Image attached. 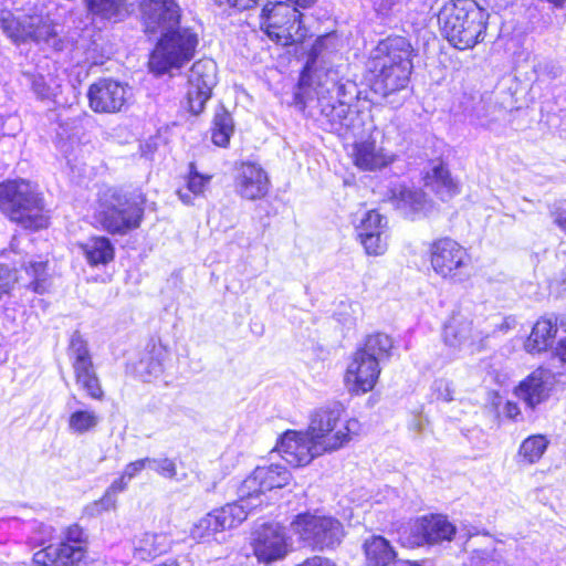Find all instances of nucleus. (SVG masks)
I'll use <instances>...</instances> for the list:
<instances>
[{
	"label": "nucleus",
	"mask_w": 566,
	"mask_h": 566,
	"mask_svg": "<svg viewBox=\"0 0 566 566\" xmlns=\"http://www.w3.org/2000/svg\"><path fill=\"white\" fill-rule=\"evenodd\" d=\"M313 84L311 88L312 84H307L306 76L302 75L296 96L305 95L307 99H313L315 95L321 115L326 119L331 130L339 133L348 128L350 123L349 105L345 99L346 84L339 83L336 73L332 71L316 74Z\"/></svg>",
	"instance_id": "5"
},
{
	"label": "nucleus",
	"mask_w": 566,
	"mask_h": 566,
	"mask_svg": "<svg viewBox=\"0 0 566 566\" xmlns=\"http://www.w3.org/2000/svg\"><path fill=\"white\" fill-rule=\"evenodd\" d=\"M429 261L433 272L443 280L461 283L469 277L471 256L451 238H441L430 244Z\"/></svg>",
	"instance_id": "11"
},
{
	"label": "nucleus",
	"mask_w": 566,
	"mask_h": 566,
	"mask_svg": "<svg viewBox=\"0 0 566 566\" xmlns=\"http://www.w3.org/2000/svg\"><path fill=\"white\" fill-rule=\"evenodd\" d=\"M91 13L103 19H117L125 11L127 0H84Z\"/></svg>",
	"instance_id": "39"
},
{
	"label": "nucleus",
	"mask_w": 566,
	"mask_h": 566,
	"mask_svg": "<svg viewBox=\"0 0 566 566\" xmlns=\"http://www.w3.org/2000/svg\"><path fill=\"white\" fill-rule=\"evenodd\" d=\"M211 179V175L200 174L195 163H190L186 177V187L177 190L178 198L182 203L193 206L197 198H203L206 196Z\"/></svg>",
	"instance_id": "32"
},
{
	"label": "nucleus",
	"mask_w": 566,
	"mask_h": 566,
	"mask_svg": "<svg viewBox=\"0 0 566 566\" xmlns=\"http://www.w3.org/2000/svg\"><path fill=\"white\" fill-rule=\"evenodd\" d=\"M234 132V124L231 114L221 107L214 115L212 127V142L219 147H227Z\"/></svg>",
	"instance_id": "36"
},
{
	"label": "nucleus",
	"mask_w": 566,
	"mask_h": 566,
	"mask_svg": "<svg viewBox=\"0 0 566 566\" xmlns=\"http://www.w3.org/2000/svg\"><path fill=\"white\" fill-rule=\"evenodd\" d=\"M342 416L340 405L334 403L316 409L310 417L306 430L323 454L344 448L359 430L358 420H344Z\"/></svg>",
	"instance_id": "6"
},
{
	"label": "nucleus",
	"mask_w": 566,
	"mask_h": 566,
	"mask_svg": "<svg viewBox=\"0 0 566 566\" xmlns=\"http://www.w3.org/2000/svg\"><path fill=\"white\" fill-rule=\"evenodd\" d=\"M344 324L347 325L348 327H350L352 325L355 324V318L354 317H348V318L345 319Z\"/></svg>",
	"instance_id": "59"
},
{
	"label": "nucleus",
	"mask_w": 566,
	"mask_h": 566,
	"mask_svg": "<svg viewBox=\"0 0 566 566\" xmlns=\"http://www.w3.org/2000/svg\"><path fill=\"white\" fill-rule=\"evenodd\" d=\"M365 566H392L397 553L388 539L380 535H373L363 544Z\"/></svg>",
	"instance_id": "29"
},
{
	"label": "nucleus",
	"mask_w": 566,
	"mask_h": 566,
	"mask_svg": "<svg viewBox=\"0 0 566 566\" xmlns=\"http://www.w3.org/2000/svg\"><path fill=\"white\" fill-rule=\"evenodd\" d=\"M559 326L563 335L557 343L556 355L563 363H566V313L562 316Z\"/></svg>",
	"instance_id": "49"
},
{
	"label": "nucleus",
	"mask_w": 566,
	"mask_h": 566,
	"mask_svg": "<svg viewBox=\"0 0 566 566\" xmlns=\"http://www.w3.org/2000/svg\"><path fill=\"white\" fill-rule=\"evenodd\" d=\"M69 356L72 361L76 385L86 394L87 397L98 401L103 400L104 390L93 364L87 344L77 332L71 336Z\"/></svg>",
	"instance_id": "13"
},
{
	"label": "nucleus",
	"mask_w": 566,
	"mask_h": 566,
	"mask_svg": "<svg viewBox=\"0 0 566 566\" xmlns=\"http://www.w3.org/2000/svg\"><path fill=\"white\" fill-rule=\"evenodd\" d=\"M379 375V363L369 357V354L356 350L347 366L345 384L349 391L365 394L374 389Z\"/></svg>",
	"instance_id": "20"
},
{
	"label": "nucleus",
	"mask_w": 566,
	"mask_h": 566,
	"mask_svg": "<svg viewBox=\"0 0 566 566\" xmlns=\"http://www.w3.org/2000/svg\"><path fill=\"white\" fill-rule=\"evenodd\" d=\"M389 200L407 217L426 211L429 206L421 190L405 185H395L391 187L389 189Z\"/></svg>",
	"instance_id": "28"
},
{
	"label": "nucleus",
	"mask_w": 566,
	"mask_h": 566,
	"mask_svg": "<svg viewBox=\"0 0 566 566\" xmlns=\"http://www.w3.org/2000/svg\"><path fill=\"white\" fill-rule=\"evenodd\" d=\"M101 423L99 415L92 408L71 409L66 424L71 434L83 436L97 429Z\"/></svg>",
	"instance_id": "34"
},
{
	"label": "nucleus",
	"mask_w": 566,
	"mask_h": 566,
	"mask_svg": "<svg viewBox=\"0 0 566 566\" xmlns=\"http://www.w3.org/2000/svg\"><path fill=\"white\" fill-rule=\"evenodd\" d=\"M547 1L557 8H562L566 3V0H547Z\"/></svg>",
	"instance_id": "58"
},
{
	"label": "nucleus",
	"mask_w": 566,
	"mask_h": 566,
	"mask_svg": "<svg viewBox=\"0 0 566 566\" xmlns=\"http://www.w3.org/2000/svg\"><path fill=\"white\" fill-rule=\"evenodd\" d=\"M455 526L443 515L423 516L415 521L410 527L409 543L415 546L437 544L451 541Z\"/></svg>",
	"instance_id": "22"
},
{
	"label": "nucleus",
	"mask_w": 566,
	"mask_h": 566,
	"mask_svg": "<svg viewBox=\"0 0 566 566\" xmlns=\"http://www.w3.org/2000/svg\"><path fill=\"white\" fill-rule=\"evenodd\" d=\"M253 549L258 559L263 563L282 559L287 553L284 528L279 524L263 525L255 532Z\"/></svg>",
	"instance_id": "24"
},
{
	"label": "nucleus",
	"mask_w": 566,
	"mask_h": 566,
	"mask_svg": "<svg viewBox=\"0 0 566 566\" xmlns=\"http://www.w3.org/2000/svg\"><path fill=\"white\" fill-rule=\"evenodd\" d=\"M217 84V64L210 59L195 62L188 74L187 102L189 111L198 115L205 109Z\"/></svg>",
	"instance_id": "15"
},
{
	"label": "nucleus",
	"mask_w": 566,
	"mask_h": 566,
	"mask_svg": "<svg viewBox=\"0 0 566 566\" xmlns=\"http://www.w3.org/2000/svg\"><path fill=\"white\" fill-rule=\"evenodd\" d=\"M562 284L564 285V287L566 289V269L564 270L563 274H562Z\"/></svg>",
	"instance_id": "60"
},
{
	"label": "nucleus",
	"mask_w": 566,
	"mask_h": 566,
	"mask_svg": "<svg viewBox=\"0 0 566 566\" xmlns=\"http://www.w3.org/2000/svg\"><path fill=\"white\" fill-rule=\"evenodd\" d=\"M489 18L474 0H450L438 12L442 35L459 50L472 49L484 40Z\"/></svg>",
	"instance_id": "3"
},
{
	"label": "nucleus",
	"mask_w": 566,
	"mask_h": 566,
	"mask_svg": "<svg viewBox=\"0 0 566 566\" xmlns=\"http://www.w3.org/2000/svg\"><path fill=\"white\" fill-rule=\"evenodd\" d=\"M479 124H480V125H482V126H485V125H488L489 123L481 122V123H479Z\"/></svg>",
	"instance_id": "62"
},
{
	"label": "nucleus",
	"mask_w": 566,
	"mask_h": 566,
	"mask_svg": "<svg viewBox=\"0 0 566 566\" xmlns=\"http://www.w3.org/2000/svg\"><path fill=\"white\" fill-rule=\"evenodd\" d=\"M291 472L282 464L259 465L238 488V502L247 514L268 503V492L286 486Z\"/></svg>",
	"instance_id": "9"
},
{
	"label": "nucleus",
	"mask_w": 566,
	"mask_h": 566,
	"mask_svg": "<svg viewBox=\"0 0 566 566\" xmlns=\"http://www.w3.org/2000/svg\"><path fill=\"white\" fill-rule=\"evenodd\" d=\"M169 566H193V563L187 556H179L168 560Z\"/></svg>",
	"instance_id": "57"
},
{
	"label": "nucleus",
	"mask_w": 566,
	"mask_h": 566,
	"mask_svg": "<svg viewBox=\"0 0 566 566\" xmlns=\"http://www.w3.org/2000/svg\"><path fill=\"white\" fill-rule=\"evenodd\" d=\"M397 156L386 150L371 137L356 142L353 145V160L357 168L375 171L388 167Z\"/></svg>",
	"instance_id": "26"
},
{
	"label": "nucleus",
	"mask_w": 566,
	"mask_h": 566,
	"mask_svg": "<svg viewBox=\"0 0 566 566\" xmlns=\"http://www.w3.org/2000/svg\"><path fill=\"white\" fill-rule=\"evenodd\" d=\"M486 335L473 327L472 321L463 315H453L444 326L446 345L455 349L474 350L480 347Z\"/></svg>",
	"instance_id": "25"
},
{
	"label": "nucleus",
	"mask_w": 566,
	"mask_h": 566,
	"mask_svg": "<svg viewBox=\"0 0 566 566\" xmlns=\"http://www.w3.org/2000/svg\"><path fill=\"white\" fill-rule=\"evenodd\" d=\"M358 238L369 255H382L388 248L387 219L369 210L357 227Z\"/></svg>",
	"instance_id": "23"
},
{
	"label": "nucleus",
	"mask_w": 566,
	"mask_h": 566,
	"mask_svg": "<svg viewBox=\"0 0 566 566\" xmlns=\"http://www.w3.org/2000/svg\"><path fill=\"white\" fill-rule=\"evenodd\" d=\"M87 97L90 107L95 113L112 114L126 106L132 97V90L126 83L101 78L90 86Z\"/></svg>",
	"instance_id": "17"
},
{
	"label": "nucleus",
	"mask_w": 566,
	"mask_h": 566,
	"mask_svg": "<svg viewBox=\"0 0 566 566\" xmlns=\"http://www.w3.org/2000/svg\"><path fill=\"white\" fill-rule=\"evenodd\" d=\"M0 24L14 42L31 40L55 45L56 32L49 18L33 15L19 21L10 11H1Z\"/></svg>",
	"instance_id": "14"
},
{
	"label": "nucleus",
	"mask_w": 566,
	"mask_h": 566,
	"mask_svg": "<svg viewBox=\"0 0 566 566\" xmlns=\"http://www.w3.org/2000/svg\"><path fill=\"white\" fill-rule=\"evenodd\" d=\"M291 530L301 542L314 549L329 548L339 544L344 534L339 521L311 513L298 514L291 523Z\"/></svg>",
	"instance_id": "12"
},
{
	"label": "nucleus",
	"mask_w": 566,
	"mask_h": 566,
	"mask_svg": "<svg viewBox=\"0 0 566 566\" xmlns=\"http://www.w3.org/2000/svg\"><path fill=\"white\" fill-rule=\"evenodd\" d=\"M475 116H476L479 119H481V118H482V116H481L480 112H476V113H475Z\"/></svg>",
	"instance_id": "61"
},
{
	"label": "nucleus",
	"mask_w": 566,
	"mask_h": 566,
	"mask_svg": "<svg viewBox=\"0 0 566 566\" xmlns=\"http://www.w3.org/2000/svg\"><path fill=\"white\" fill-rule=\"evenodd\" d=\"M326 40H327V36H321V38L316 39L315 43L312 46V51H311L310 59L312 61H315L318 57V55L321 54V52L324 48V43Z\"/></svg>",
	"instance_id": "55"
},
{
	"label": "nucleus",
	"mask_w": 566,
	"mask_h": 566,
	"mask_svg": "<svg viewBox=\"0 0 566 566\" xmlns=\"http://www.w3.org/2000/svg\"><path fill=\"white\" fill-rule=\"evenodd\" d=\"M282 458L293 467H304L323 453L314 448L308 431H286L277 444Z\"/></svg>",
	"instance_id": "21"
},
{
	"label": "nucleus",
	"mask_w": 566,
	"mask_h": 566,
	"mask_svg": "<svg viewBox=\"0 0 566 566\" xmlns=\"http://www.w3.org/2000/svg\"><path fill=\"white\" fill-rule=\"evenodd\" d=\"M150 468L165 479H175L177 475V467L174 460L169 458L155 459L149 458Z\"/></svg>",
	"instance_id": "42"
},
{
	"label": "nucleus",
	"mask_w": 566,
	"mask_h": 566,
	"mask_svg": "<svg viewBox=\"0 0 566 566\" xmlns=\"http://www.w3.org/2000/svg\"><path fill=\"white\" fill-rule=\"evenodd\" d=\"M549 441L543 434H533L526 438L517 451V462L532 465L537 463L545 453Z\"/></svg>",
	"instance_id": "35"
},
{
	"label": "nucleus",
	"mask_w": 566,
	"mask_h": 566,
	"mask_svg": "<svg viewBox=\"0 0 566 566\" xmlns=\"http://www.w3.org/2000/svg\"><path fill=\"white\" fill-rule=\"evenodd\" d=\"M556 374L539 367L523 379L515 389V395L530 409H535L551 397L556 386Z\"/></svg>",
	"instance_id": "19"
},
{
	"label": "nucleus",
	"mask_w": 566,
	"mask_h": 566,
	"mask_svg": "<svg viewBox=\"0 0 566 566\" xmlns=\"http://www.w3.org/2000/svg\"><path fill=\"white\" fill-rule=\"evenodd\" d=\"M481 108H485V105L483 103H480Z\"/></svg>",
	"instance_id": "63"
},
{
	"label": "nucleus",
	"mask_w": 566,
	"mask_h": 566,
	"mask_svg": "<svg viewBox=\"0 0 566 566\" xmlns=\"http://www.w3.org/2000/svg\"><path fill=\"white\" fill-rule=\"evenodd\" d=\"M128 482L127 478L122 474L118 479L114 480L106 490L116 496L127 489Z\"/></svg>",
	"instance_id": "52"
},
{
	"label": "nucleus",
	"mask_w": 566,
	"mask_h": 566,
	"mask_svg": "<svg viewBox=\"0 0 566 566\" xmlns=\"http://www.w3.org/2000/svg\"><path fill=\"white\" fill-rule=\"evenodd\" d=\"M116 503V496L106 490L104 495L98 501L94 502L93 507L96 513H102L104 511L115 510Z\"/></svg>",
	"instance_id": "46"
},
{
	"label": "nucleus",
	"mask_w": 566,
	"mask_h": 566,
	"mask_svg": "<svg viewBox=\"0 0 566 566\" xmlns=\"http://www.w3.org/2000/svg\"><path fill=\"white\" fill-rule=\"evenodd\" d=\"M55 530L53 526L39 523L34 525L32 535L30 537V542L34 546H48L51 544V541L54 538Z\"/></svg>",
	"instance_id": "41"
},
{
	"label": "nucleus",
	"mask_w": 566,
	"mask_h": 566,
	"mask_svg": "<svg viewBox=\"0 0 566 566\" xmlns=\"http://www.w3.org/2000/svg\"><path fill=\"white\" fill-rule=\"evenodd\" d=\"M554 223L566 233V201L559 202L552 211Z\"/></svg>",
	"instance_id": "48"
},
{
	"label": "nucleus",
	"mask_w": 566,
	"mask_h": 566,
	"mask_svg": "<svg viewBox=\"0 0 566 566\" xmlns=\"http://www.w3.org/2000/svg\"><path fill=\"white\" fill-rule=\"evenodd\" d=\"M17 281L15 273L7 268L0 266V297L7 294Z\"/></svg>",
	"instance_id": "45"
},
{
	"label": "nucleus",
	"mask_w": 566,
	"mask_h": 566,
	"mask_svg": "<svg viewBox=\"0 0 566 566\" xmlns=\"http://www.w3.org/2000/svg\"><path fill=\"white\" fill-rule=\"evenodd\" d=\"M0 211L25 229L38 230L48 223L41 198L25 180L0 184Z\"/></svg>",
	"instance_id": "7"
},
{
	"label": "nucleus",
	"mask_w": 566,
	"mask_h": 566,
	"mask_svg": "<svg viewBox=\"0 0 566 566\" xmlns=\"http://www.w3.org/2000/svg\"><path fill=\"white\" fill-rule=\"evenodd\" d=\"M140 9L145 32L161 34L149 60L153 72L167 73L193 57L198 39L189 30L178 29L180 10L175 0H143Z\"/></svg>",
	"instance_id": "1"
},
{
	"label": "nucleus",
	"mask_w": 566,
	"mask_h": 566,
	"mask_svg": "<svg viewBox=\"0 0 566 566\" xmlns=\"http://www.w3.org/2000/svg\"><path fill=\"white\" fill-rule=\"evenodd\" d=\"M77 247L91 266L106 265L115 255L113 243L103 235L91 237L80 242Z\"/></svg>",
	"instance_id": "30"
},
{
	"label": "nucleus",
	"mask_w": 566,
	"mask_h": 566,
	"mask_svg": "<svg viewBox=\"0 0 566 566\" xmlns=\"http://www.w3.org/2000/svg\"><path fill=\"white\" fill-rule=\"evenodd\" d=\"M87 554V536L78 524L65 527L59 544H49L33 554L38 566H80Z\"/></svg>",
	"instance_id": "10"
},
{
	"label": "nucleus",
	"mask_w": 566,
	"mask_h": 566,
	"mask_svg": "<svg viewBox=\"0 0 566 566\" xmlns=\"http://www.w3.org/2000/svg\"><path fill=\"white\" fill-rule=\"evenodd\" d=\"M164 356V349L154 348L140 359L137 366V371L145 381H150L153 378H157L163 374Z\"/></svg>",
	"instance_id": "38"
},
{
	"label": "nucleus",
	"mask_w": 566,
	"mask_h": 566,
	"mask_svg": "<svg viewBox=\"0 0 566 566\" xmlns=\"http://www.w3.org/2000/svg\"><path fill=\"white\" fill-rule=\"evenodd\" d=\"M150 465L149 458H143L133 462H129L125 465L123 470V475L127 478L128 481L137 476L146 467Z\"/></svg>",
	"instance_id": "43"
},
{
	"label": "nucleus",
	"mask_w": 566,
	"mask_h": 566,
	"mask_svg": "<svg viewBox=\"0 0 566 566\" xmlns=\"http://www.w3.org/2000/svg\"><path fill=\"white\" fill-rule=\"evenodd\" d=\"M143 195L124 193L116 189L104 190L96 202L93 219L109 234L125 235L139 228L144 218Z\"/></svg>",
	"instance_id": "4"
},
{
	"label": "nucleus",
	"mask_w": 566,
	"mask_h": 566,
	"mask_svg": "<svg viewBox=\"0 0 566 566\" xmlns=\"http://www.w3.org/2000/svg\"><path fill=\"white\" fill-rule=\"evenodd\" d=\"M219 6H228L239 10H248L259 3L260 0H214Z\"/></svg>",
	"instance_id": "50"
},
{
	"label": "nucleus",
	"mask_w": 566,
	"mask_h": 566,
	"mask_svg": "<svg viewBox=\"0 0 566 566\" xmlns=\"http://www.w3.org/2000/svg\"><path fill=\"white\" fill-rule=\"evenodd\" d=\"M301 18L297 8L287 1L268 2L260 14V28L272 41L287 46L306 36Z\"/></svg>",
	"instance_id": "8"
},
{
	"label": "nucleus",
	"mask_w": 566,
	"mask_h": 566,
	"mask_svg": "<svg viewBox=\"0 0 566 566\" xmlns=\"http://www.w3.org/2000/svg\"><path fill=\"white\" fill-rule=\"evenodd\" d=\"M298 566H336L332 560L322 557V556H314L312 558H307L305 562H303Z\"/></svg>",
	"instance_id": "53"
},
{
	"label": "nucleus",
	"mask_w": 566,
	"mask_h": 566,
	"mask_svg": "<svg viewBox=\"0 0 566 566\" xmlns=\"http://www.w3.org/2000/svg\"><path fill=\"white\" fill-rule=\"evenodd\" d=\"M411 53V44L406 38H387L377 44L367 62L371 90L395 106L403 102L396 96L408 86L412 70Z\"/></svg>",
	"instance_id": "2"
},
{
	"label": "nucleus",
	"mask_w": 566,
	"mask_h": 566,
	"mask_svg": "<svg viewBox=\"0 0 566 566\" xmlns=\"http://www.w3.org/2000/svg\"><path fill=\"white\" fill-rule=\"evenodd\" d=\"M248 514L238 501L226 504L200 517L190 528L191 538L201 542L209 541L217 533L240 525Z\"/></svg>",
	"instance_id": "16"
},
{
	"label": "nucleus",
	"mask_w": 566,
	"mask_h": 566,
	"mask_svg": "<svg viewBox=\"0 0 566 566\" xmlns=\"http://www.w3.org/2000/svg\"><path fill=\"white\" fill-rule=\"evenodd\" d=\"M533 70L538 76L545 75L551 78H556L559 73L558 67L551 62H538L533 66Z\"/></svg>",
	"instance_id": "47"
},
{
	"label": "nucleus",
	"mask_w": 566,
	"mask_h": 566,
	"mask_svg": "<svg viewBox=\"0 0 566 566\" xmlns=\"http://www.w3.org/2000/svg\"><path fill=\"white\" fill-rule=\"evenodd\" d=\"M32 88L34 93L41 97L46 98L50 96V87L44 82V78L42 76L34 77L32 81Z\"/></svg>",
	"instance_id": "51"
},
{
	"label": "nucleus",
	"mask_w": 566,
	"mask_h": 566,
	"mask_svg": "<svg viewBox=\"0 0 566 566\" xmlns=\"http://www.w3.org/2000/svg\"><path fill=\"white\" fill-rule=\"evenodd\" d=\"M233 185L238 196L255 201L268 195L270 178L260 164L250 160L240 161L234 166Z\"/></svg>",
	"instance_id": "18"
},
{
	"label": "nucleus",
	"mask_w": 566,
	"mask_h": 566,
	"mask_svg": "<svg viewBox=\"0 0 566 566\" xmlns=\"http://www.w3.org/2000/svg\"><path fill=\"white\" fill-rule=\"evenodd\" d=\"M391 348V338L386 334L376 333L367 336L364 346L357 350L369 354V357L380 364L382 360L389 358Z\"/></svg>",
	"instance_id": "37"
},
{
	"label": "nucleus",
	"mask_w": 566,
	"mask_h": 566,
	"mask_svg": "<svg viewBox=\"0 0 566 566\" xmlns=\"http://www.w3.org/2000/svg\"><path fill=\"white\" fill-rule=\"evenodd\" d=\"M504 415L510 419L516 420L521 415L520 407L516 402L507 401L504 406Z\"/></svg>",
	"instance_id": "54"
},
{
	"label": "nucleus",
	"mask_w": 566,
	"mask_h": 566,
	"mask_svg": "<svg viewBox=\"0 0 566 566\" xmlns=\"http://www.w3.org/2000/svg\"><path fill=\"white\" fill-rule=\"evenodd\" d=\"M433 392H434L437 399H439V400L448 402L453 399V389L451 387V384L443 379L434 381Z\"/></svg>",
	"instance_id": "44"
},
{
	"label": "nucleus",
	"mask_w": 566,
	"mask_h": 566,
	"mask_svg": "<svg viewBox=\"0 0 566 566\" xmlns=\"http://www.w3.org/2000/svg\"><path fill=\"white\" fill-rule=\"evenodd\" d=\"M558 327L555 322L549 318L538 319L528 338L525 342V349L527 353H541L546 350L556 337Z\"/></svg>",
	"instance_id": "33"
},
{
	"label": "nucleus",
	"mask_w": 566,
	"mask_h": 566,
	"mask_svg": "<svg viewBox=\"0 0 566 566\" xmlns=\"http://www.w3.org/2000/svg\"><path fill=\"white\" fill-rule=\"evenodd\" d=\"M424 186L432 190L441 200H448L458 193V185L449 169L441 163L433 165L424 175Z\"/></svg>",
	"instance_id": "31"
},
{
	"label": "nucleus",
	"mask_w": 566,
	"mask_h": 566,
	"mask_svg": "<svg viewBox=\"0 0 566 566\" xmlns=\"http://www.w3.org/2000/svg\"><path fill=\"white\" fill-rule=\"evenodd\" d=\"M427 423L422 416H415L410 422V428L416 432H421Z\"/></svg>",
	"instance_id": "56"
},
{
	"label": "nucleus",
	"mask_w": 566,
	"mask_h": 566,
	"mask_svg": "<svg viewBox=\"0 0 566 566\" xmlns=\"http://www.w3.org/2000/svg\"><path fill=\"white\" fill-rule=\"evenodd\" d=\"M25 273L30 277L29 287L38 293H45L51 283L50 276L46 272V262L44 261H30L28 265H24Z\"/></svg>",
	"instance_id": "40"
},
{
	"label": "nucleus",
	"mask_w": 566,
	"mask_h": 566,
	"mask_svg": "<svg viewBox=\"0 0 566 566\" xmlns=\"http://www.w3.org/2000/svg\"><path fill=\"white\" fill-rule=\"evenodd\" d=\"M172 547V538L167 532H145L133 541V554L138 560H149L166 554Z\"/></svg>",
	"instance_id": "27"
}]
</instances>
